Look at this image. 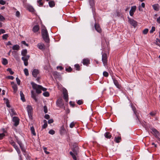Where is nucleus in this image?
I'll use <instances>...</instances> for the list:
<instances>
[{
	"label": "nucleus",
	"instance_id": "13d9d810",
	"mask_svg": "<svg viewBox=\"0 0 160 160\" xmlns=\"http://www.w3.org/2000/svg\"><path fill=\"white\" fill-rule=\"evenodd\" d=\"M6 3V2L3 0H0V4L4 5Z\"/></svg>",
	"mask_w": 160,
	"mask_h": 160
},
{
	"label": "nucleus",
	"instance_id": "39448f33",
	"mask_svg": "<svg viewBox=\"0 0 160 160\" xmlns=\"http://www.w3.org/2000/svg\"><path fill=\"white\" fill-rule=\"evenodd\" d=\"M63 94V98L66 102H68V96L67 90L65 88L62 89Z\"/></svg>",
	"mask_w": 160,
	"mask_h": 160
},
{
	"label": "nucleus",
	"instance_id": "4d7b16f0",
	"mask_svg": "<svg viewBox=\"0 0 160 160\" xmlns=\"http://www.w3.org/2000/svg\"><path fill=\"white\" fill-rule=\"evenodd\" d=\"M77 103L79 105H81L82 104V103H83V101L82 100H78L77 102Z\"/></svg>",
	"mask_w": 160,
	"mask_h": 160
},
{
	"label": "nucleus",
	"instance_id": "58836bf2",
	"mask_svg": "<svg viewBox=\"0 0 160 160\" xmlns=\"http://www.w3.org/2000/svg\"><path fill=\"white\" fill-rule=\"evenodd\" d=\"M72 69L70 67H69V68H66V71L68 72H71L72 71Z\"/></svg>",
	"mask_w": 160,
	"mask_h": 160
},
{
	"label": "nucleus",
	"instance_id": "72a5a7b5",
	"mask_svg": "<svg viewBox=\"0 0 160 160\" xmlns=\"http://www.w3.org/2000/svg\"><path fill=\"white\" fill-rule=\"evenodd\" d=\"M31 131L32 133L34 136L36 135V133L35 132L34 129V127L32 126L31 127Z\"/></svg>",
	"mask_w": 160,
	"mask_h": 160
},
{
	"label": "nucleus",
	"instance_id": "603ef678",
	"mask_svg": "<svg viewBox=\"0 0 160 160\" xmlns=\"http://www.w3.org/2000/svg\"><path fill=\"white\" fill-rule=\"evenodd\" d=\"M89 3L90 5L92 7L94 5V2L93 0H89Z\"/></svg>",
	"mask_w": 160,
	"mask_h": 160
},
{
	"label": "nucleus",
	"instance_id": "e2e57ef3",
	"mask_svg": "<svg viewBox=\"0 0 160 160\" xmlns=\"http://www.w3.org/2000/svg\"><path fill=\"white\" fill-rule=\"evenodd\" d=\"M70 105L72 106L73 107L75 106L74 103L70 101L69 102Z\"/></svg>",
	"mask_w": 160,
	"mask_h": 160
},
{
	"label": "nucleus",
	"instance_id": "c9c22d12",
	"mask_svg": "<svg viewBox=\"0 0 160 160\" xmlns=\"http://www.w3.org/2000/svg\"><path fill=\"white\" fill-rule=\"evenodd\" d=\"M7 71H8L11 75H12L14 73V72L10 68H8Z\"/></svg>",
	"mask_w": 160,
	"mask_h": 160
},
{
	"label": "nucleus",
	"instance_id": "f3484780",
	"mask_svg": "<svg viewBox=\"0 0 160 160\" xmlns=\"http://www.w3.org/2000/svg\"><path fill=\"white\" fill-rule=\"evenodd\" d=\"M113 80L115 85L117 87V88L120 89L121 87V86L119 84L118 81L114 78H113Z\"/></svg>",
	"mask_w": 160,
	"mask_h": 160
},
{
	"label": "nucleus",
	"instance_id": "a211bd4d",
	"mask_svg": "<svg viewBox=\"0 0 160 160\" xmlns=\"http://www.w3.org/2000/svg\"><path fill=\"white\" fill-rule=\"evenodd\" d=\"M61 134L62 135L65 133L66 131L63 125H62L60 128V130Z\"/></svg>",
	"mask_w": 160,
	"mask_h": 160
},
{
	"label": "nucleus",
	"instance_id": "f257e3e1",
	"mask_svg": "<svg viewBox=\"0 0 160 160\" xmlns=\"http://www.w3.org/2000/svg\"><path fill=\"white\" fill-rule=\"evenodd\" d=\"M31 84L33 89L36 90V92L38 94L41 93L42 92V90L43 91H45L47 90L46 88L42 87L40 85H37L33 82H32Z\"/></svg>",
	"mask_w": 160,
	"mask_h": 160
},
{
	"label": "nucleus",
	"instance_id": "774afa93",
	"mask_svg": "<svg viewBox=\"0 0 160 160\" xmlns=\"http://www.w3.org/2000/svg\"><path fill=\"white\" fill-rule=\"evenodd\" d=\"M157 22L158 23L160 24V17H159L157 18Z\"/></svg>",
	"mask_w": 160,
	"mask_h": 160
},
{
	"label": "nucleus",
	"instance_id": "393cba45",
	"mask_svg": "<svg viewBox=\"0 0 160 160\" xmlns=\"http://www.w3.org/2000/svg\"><path fill=\"white\" fill-rule=\"evenodd\" d=\"M12 146H13V147H14V148L16 150L18 154H20L21 152L20 151V149H19V148L18 147V146L16 145L15 143H14V144H13Z\"/></svg>",
	"mask_w": 160,
	"mask_h": 160
},
{
	"label": "nucleus",
	"instance_id": "79ce46f5",
	"mask_svg": "<svg viewBox=\"0 0 160 160\" xmlns=\"http://www.w3.org/2000/svg\"><path fill=\"white\" fill-rule=\"evenodd\" d=\"M55 131L52 129H51L49 131V133L53 135L55 133Z\"/></svg>",
	"mask_w": 160,
	"mask_h": 160
},
{
	"label": "nucleus",
	"instance_id": "37998d69",
	"mask_svg": "<svg viewBox=\"0 0 160 160\" xmlns=\"http://www.w3.org/2000/svg\"><path fill=\"white\" fill-rule=\"evenodd\" d=\"M155 30V28L154 27H152V28L151 29L150 31V33H152L153 32H154Z\"/></svg>",
	"mask_w": 160,
	"mask_h": 160
},
{
	"label": "nucleus",
	"instance_id": "f8f14e48",
	"mask_svg": "<svg viewBox=\"0 0 160 160\" xmlns=\"http://www.w3.org/2000/svg\"><path fill=\"white\" fill-rule=\"evenodd\" d=\"M131 107H132V110L133 111L134 114L136 115V116L137 117V118L136 119V120H138L139 122H140L139 119L138 117V114L137 113V112L136 111V108L134 106H133L132 105H131Z\"/></svg>",
	"mask_w": 160,
	"mask_h": 160
},
{
	"label": "nucleus",
	"instance_id": "7c9ffc66",
	"mask_svg": "<svg viewBox=\"0 0 160 160\" xmlns=\"http://www.w3.org/2000/svg\"><path fill=\"white\" fill-rule=\"evenodd\" d=\"M70 154L72 156L73 158L75 160H77V158L76 156V155L75 154L73 153L72 152H70Z\"/></svg>",
	"mask_w": 160,
	"mask_h": 160
},
{
	"label": "nucleus",
	"instance_id": "1a4fd4ad",
	"mask_svg": "<svg viewBox=\"0 0 160 160\" xmlns=\"http://www.w3.org/2000/svg\"><path fill=\"white\" fill-rule=\"evenodd\" d=\"M19 119L17 117H14L12 119V121L14 122V125L15 126H18L19 123Z\"/></svg>",
	"mask_w": 160,
	"mask_h": 160
},
{
	"label": "nucleus",
	"instance_id": "f03ea898",
	"mask_svg": "<svg viewBox=\"0 0 160 160\" xmlns=\"http://www.w3.org/2000/svg\"><path fill=\"white\" fill-rule=\"evenodd\" d=\"M27 53V51L26 49L23 50L21 52V54L23 57L22 58V59L24 61V64L25 66H27L28 65V60L29 59L30 56L26 55Z\"/></svg>",
	"mask_w": 160,
	"mask_h": 160
},
{
	"label": "nucleus",
	"instance_id": "5701e85b",
	"mask_svg": "<svg viewBox=\"0 0 160 160\" xmlns=\"http://www.w3.org/2000/svg\"><path fill=\"white\" fill-rule=\"evenodd\" d=\"M104 136L106 138L108 139L112 137L111 134L109 132H107L105 133Z\"/></svg>",
	"mask_w": 160,
	"mask_h": 160
},
{
	"label": "nucleus",
	"instance_id": "c85d7f7f",
	"mask_svg": "<svg viewBox=\"0 0 160 160\" xmlns=\"http://www.w3.org/2000/svg\"><path fill=\"white\" fill-rule=\"evenodd\" d=\"M4 100L8 108L10 107V105L9 104V101L8 100V99H6L5 98H4Z\"/></svg>",
	"mask_w": 160,
	"mask_h": 160
},
{
	"label": "nucleus",
	"instance_id": "412c9836",
	"mask_svg": "<svg viewBox=\"0 0 160 160\" xmlns=\"http://www.w3.org/2000/svg\"><path fill=\"white\" fill-rule=\"evenodd\" d=\"M82 62L84 65H87L90 63V60L87 58L84 59Z\"/></svg>",
	"mask_w": 160,
	"mask_h": 160
},
{
	"label": "nucleus",
	"instance_id": "7ed1b4c3",
	"mask_svg": "<svg viewBox=\"0 0 160 160\" xmlns=\"http://www.w3.org/2000/svg\"><path fill=\"white\" fill-rule=\"evenodd\" d=\"M41 34L44 40L47 43L49 42V35L48 31L46 28L42 29L41 31Z\"/></svg>",
	"mask_w": 160,
	"mask_h": 160
},
{
	"label": "nucleus",
	"instance_id": "aec40b11",
	"mask_svg": "<svg viewBox=\"0 0 160 160\" xmlns=\"http://www.w3.org/2000/svg\"><path fill=\"white\" fill-rule=\"evenodd\" d=\"M153 9L155 11H158L159 10V6L158 4H155L152 5Z\"/></svg>",
	"mask_w": 160,
	"mask_h": 160
},
{
	"label": "nucleus",
	"instance_id": "423d86ee",
	"mask_svg": "<svg viewBox=\"0 0 160 160\" xmlns=\"http://www.w3.org/2000/svg\"><path fill=\"white\" fill-rule=\"evenodd\" d=\"M28 115L29 118L31 119H32V107L31 106L28 105L27 107Z\"/></svg>",
	"mask_w": 160,
	"mask_h": 160
},
{
	"label": "nucleus",
	"instance_id": "0e129e2a",
	"mask_svg": "<svg viewBox=\"0 0 160 160\" xmlns=\"http://www.w3.org/2000/svg\"><path fill=\"white\" fill-rule=\"evenodd\" d=\"M53 119H49L48 121V122L49 124L52 123H53Z\"/></svg>",
	"mask_w": 160,
	"mask_h": 160
},
{
	"label": "nucleus",
	"instance_id": "864d4df0",
	"mask_svg": "<svg viewBox=\"0 0 160 160\" xmlns=\"http://www.w3.org/2000/svg\"><path fill=\"white\" fill-rule=\"evenodd\" d=\"M75 125V123L74 122H72L70 125V127L72 128H73Z\"/></svg>",
	"mask_w": 160,
	"mask_h": 160
},
{
	"label": "nucleus",
	"instance_id": "69168bd1",
	"mask_svg": "<svg viewBox=\"0 0 160 160\" xmlns=\"http://www.w3.org/2000/svg\"><path fill=\"white\" fill-rule=\"evenodd\" d=\"M22 151L23 152H25V149L23 147L22 145L21 146H20Z\"/></svg>",
	"mask_w": 160,
	"mask_h": 160
},
{
	"label": "nucleus",
	"instance_id": "338daca9",
	"mask_svg": "<svg viewBox=\"0 0 160 160\" xmlns=\"http://www.w3.org/2000/svg\"><path fill=\"white\" fill-rule=\"evenodd\" d=\"M8 79H11V80H13L14 79V77L12 76H8Z\"/></svg>",
	"mask_w": 160,
	"mask_h": 160
},
{
	"label": "nucleus",
	"instance_id": "4be33fe9",
	"mask_svg": "<svg viewBox=\"0 0 160 160\" xmlns=\"http://www.w3.org/2000/svg\"><path fill=\"white\" fill-rule=\"evenodd\" d=\"M114 141L116 143H119L121 141V138L120 136L115 137L114 138Z\"/></svg>",
	"mask_w": 160,
	"mask_h": 160
},
{
	"label": "nucleus",
	"instance_id": "2f4dec72",
	"mask_svg": "<svg viewBox=\"0 0 160 160\" xmlns=\"http://www.w3.org/2000/svg\"><path fill=\"white\" fill-rule=\"evenodd\" d=\"M2 64L4 65H6L8 63V62L7 59L6 58H2Z\"/></svg>",
	"mask_w": 160,
	"mask_h": 160
},
{
	"label": "nucleus",
	"instance_id": "6e6d98bb",
	"mask_svg": "<svg viewBox=\"0 0 160 160\" xmlns=\"http://www.w3.org/2000/svg\"><path fill=\"white\" fill-rule=\"evenodd\" d=\"M16 139H17V143L19 145V146H21L22 145V142L21 141H19L17 138H16Z\"/></svg>",
	"mask_w": 160,
	"mask_h": 160
},
{
	"label": "nucleus",
	"instance_id": "c756f323",
	"mask_svg": "<svg viewBox=\"0 0 160 160\" xmlns=\"http://www.w3.org/2000/svg\"><path fill=\"white\" fill-rule=\"evenodd\" d=\"M43 121L44 124L42 126V128H45L48 126L47 121L46 120H44Z\"/></svg>",
	"mask_w": 160,
	"mask_h": 160
},
{
	"label": "nucleus",
	"instance_id": "dca6fc26",
	"mask_svg": "<svg viewBox=\"0 0 160 160\" xmlns=\"http://www.w3.org/2000/svg\"><path fill=\"white\" fill-rule=\"evenodd\" d=\"M40 27L38 25H37L34 26L32 29V31L35 33L38 32L39 30Z\"/></svg>",
	"mask_w": 160,
	"mask_h": 160
},
{
	"label": "nucleus",
	"instance_id": "49530a36",
	"mask_svg": "<svg viewBox=\"0 0 160 160\" xmlns=\"http://www.w3.org/2000/svg\"><path fill=\"white\" fill-rule=\"evenodd\" d=\"M44 111L45 113H47L48 112V108L46 106H45L43 107Z\"/></svg>",
	"mask_w": 160,
	"mask_h": 160
},
{
	"label": "nucleus",
	"instance_id": "9b49d317",
	"mask_svg": "<svg viewBox=\"0 0 160 160\" xmlns=\"http://www.w3.org/2000/svg\"><path fill=\"white\" fill-rule=\"evenodd\" d=\"M94 27L96 30L98 32L101 33L102 32V29L101 28L99 24L98 23H95Z\"/></svg>",
	"mask_w": 160,
	"mask_h": 160
},
{
	"label": "nucleus",
	"instance_id": "4468645a",
	"mask_svg": "<svg viewBox=\"0 0 160 160\" xmlns=\"http://www.w3.org/2000/svg\"><path fill=\"white\" fill-rule=\"evenodd\" d=\"M72 150L73 153L76 155H77L79 152V148L78 146H74Z\"/></svg>",
	"mask_w": 160,
	"mask_h": 160
},
{
	"label": "nucleus",
	"instance_id": "a878e982",
	"mask_svg": "<svg viewBox=\"0 0 160 160\" xmlns=\"http://www.w3.org/2000/svg\"><path fill=\"white\" fill-rule=\"evenodd\" d=\"M12 49L13 50H18L20 49V47L19 45L16 44L12 47Z\"/></svg>",
	"mask_w": 160,
	"mask_h": 160
},
{
	"label": "nucleus",
	"instance_id": "9d476101",
	"mask_svg": "<svg viewBox=\"0 0 160 160\" xmlns=\"http://www.w3.org/2000/svg\"><path fill=\"white\" fill-rule=\"evenodd\" d=\"M136 6H134L131 7V9L129 12V14L131 16H132L134 14V12L135 11L136 9Z\"/></svg>",
	"mask_w": 160,
	"mask_h": 160
},
{
	"label": "nucleus",
	"instance_id": "ea45409f",
	"mask_svg": "<svg viewBox=\"0 0 160 160\" xmlns=\"http://www.w3.org/2000/svg\"><path fill=\"white\" fill-rule=\"evenodd\" d=\"M103 75L105 77H108L109 75L108 73L106 71H104L103 72Z\"/></svg>",
	"mask_w": 160,
	"mask_h": 160
},
{
	"label": "nucleus",
	"instance_id": "4c0bfd02",
	"mask_svg": "<svg viewBox=\"0 0 160 160\" xmlns=\"http://www.w3.org/2000/svg\"><path fill=\"white\" fill-rule=\"evenodd\" d=\"M43 95L45 97H48L49 95V93L48 92H45L43 93Z\"/></svg>",
	"mask_w": 160,
	"mask_h": 160
},
{
	"label": "nucleus",
	"instance_id": "cd10ccee",
	"mask_svg": "<svg viewBox=\"0 0 160 160\" xmlns=\"http://www.w3.org/2000/svg\"><path fill=\"white\" fill-rule=\"evenodd\" d=\"M20 95L21 99L23 102H25V99L24 98V95L23 94L22 92L21 91L20 92Z\"/></svg>",
	"mask_w": 160,
	"mask_h": 160
},
{
	"label": "nucleus",
	"instance_id": "680f3d73",
	"mask_svg": "<svg viewBox=\"0 0 160 160\" xmlns=\"http://www.w3.org/2000/svg\"><path fill=\"white\" fill-rule=\"evenodd\" d=\"M5 31L4 29H0V35L2 33H5Z\"/></svg>",
	"mask_w": 160,
	"mask_h": 160
},
{
	"label": "nucleus",
	"instance_id": "bf43d9fd",
	"mask_svg": "<svg viewBox=\"0 0 160 160\" xmlns=\"http://www.w3.org/2000/svg\"><path fill=\"white\" fill-rule=\"evenodd\" d=\"M20 15V13L18 11H17L16 12V16L17 17H19Z\"/></svg>",
	"mask_w": 160,
	"mask_h": 160
},
{
	"label": "nucleus",
	"instance_id": "c03bdc74",
	"mask_svg": "<svg viewBox=\"0 0 160 160\" xmlns=\"http://www.w3.org/2000/svg\"><path fill=\"white\" fill-rule=\"evenodd\" d=\"M8 37V35L7 34H3L2 36V39H7Z\"/></svg>",
	"mask_w": 160,
	"mask_h": 160
},
{
	"label": "nucleus",
	"instance_id": "f704fd0d",
	"mask_svg": "<svg viewBox=\"0 0 160 160\" xmlns=\"http://www.w3.org/2000/svg\"><path fill=\"white\" fill-rule=\"evenodd\" d=\"M74 66L76 70L79 71L80 70V66L79 64H76Z\"/></svg>",
	"mask_w": 160,
	"mask_h": 160
},
{
	"label": "nucleus",
	"instance_id": "2eb2a0df",
	"mask_svg": "<svg viewBox=\"0 0 160 160\" xmlns=\"http://www.w3.org/2000/svg\"><path fill=\"white\" fill-rule=\"evenodd\" d=\"M39 73V72L38 69H34L32 72V75L33 76L35 77L36 78L37 76V75Z\"/></svg>",
	"mask_w": 160,
	"mask_h": 160
},
{
	"label": "nucleus",
	"instance_id": "a18cd8bd",
	"mask_svg": "<svg viewBox=\"0 0 160 160\" xmlns=\"http://www.w3.org/2000/svg\"><path fill=\"white\" fill-rule=\"evenodd\" d=\"M148 31V29H144L143 31V33L144 34H146L147 33Z\"/></svg>",
	"mask_w": 160,
	"mask_h": 160
},
{
	"label": "nucleus",
	"instance_id": "473e14b6",
	"mask_svg": "<svg viewBox=\"0 0 160 160\" xmlns=\"http://www.w3.org/2000/svg\"><path fill=\"white\" fill-rule=\"evenodd\" d=\"M10 115L11 116H13L14 115H16V113L14 111V110L13 109H12L11 110V111L10 112Z\"/></svg>",
	"mask_w": 160,
	"mask_h": 160
},
{
	"label": "nucleus",
	"instance_id": "6ab92c4d",
	"mask_svg": "<svg viewBox=\"0 0 160 160\" xmlns=\"http://www.w3.org/2000/svg\"><path fill=\"white\" fill-rule=\"evenodd\" d=\"M31 97L35 100V102H37L38 100L36 97V94L33 91H31Z\"/></svg>",
	"mask_w": 160,
	"mask_h": 160
},
{
	"label": "nucleus",
	"instance_id": "5fc2aeb1",
	"mask_svg": "<svg viewBox=\"0 0 160 160\" xmlns=\"http://www.w3.org/2000/svg\"><path fill=\"white\" fill-rule=\"evenodd\" d=\"M16 80L17 84L18 85H20V82H21L20 79L18 78H16Z\"/></svg>",
	"mask_w": 160,
	"mask_h": 160
},
{
	"label": "nucleus",
	"instance_id": "0eeeda50",
	"mask_svg": "<svg viewBox=\"0 0 160 160\" xmlns=\"http://www.w3.org/2000/svg\"><path fill=\"white\" fill-rule=\"evenodd\" d=\"M102 60L104 66H106L107 63V57L106 53H104L102 54Z\"/></svg>",
	"mask_w": 160,
	"mask_h": 160
},
{
	"label": "nucleus",
	"instance_id": "bb28decb",
	"mask_svg": "<svg viewBox=\"0 0 160 160\" xmlns=\"http://www.w3.org/2000/svg\"><path fill=\"white\" fill-rule=\"evenodd\" d=\"M48 4L49 6L50 7H53L55 6V2L53 1H51L49 2Z\"/></svg>",
	"mask_w": 160,
	"mask_h": 160
},
{
	"label": "nucleus",
	"instance_id": "b1692460",
	"mask_svg": "<svg viewBox=\"0 0 160 160\" xmlns=\"http://www.w3.org/2000/svg\"><path fill=\"white\" fill-rule=\"evenodd\" d=\"M38 47L39 49L41 50L44 49V45L42 43H38Z\"/></svg>",
	"mask_w": 160,
	"mask_h": 160
},
{
	"label": "nucleus",
	"instance_id": "3c124183",
	"mask_svg": "<svg viewBox=\"0 0 160 160\" xmlns=\"http://www.w3.org/2000/svg\"><path fill=\"white\" fill-rule=\"evenodd\" d=\"M43 149L44 152L46 154H49V152L47 151V148H46L43 147Z\"/></svg>",
	"mask_w": 160,
	"mask_h": 160
},
{
	"label": "nucleus",
	"instance_id": "e433bc0d",
	"mask_svg": "<svg viewBox=\"0 0 160 160\" xmlns=\"http://www.w3.org/2000/svg\"><path fill=\"white\" fill-rule=\"evenodd\" d=\"M24 73H25V75L26 76H28V75H29V73H28V69L27 68H25L24 69Z\"/></svg>",
	"mask_w": 160,
	"mask_h": 160
},
{
	"label": "nucleus",
	"instance_id": "09e8293b",
	"mask_svg": "<svg viewBox=\"0 0 160 160\" xmlns=\"http://www.w3.org/2000/svg\"><path fill=\"white\" fill-rule=\"evenodd\" d=\"M152 131L155 134H158L159 133L154 128V129H152Z\"/></svg>",
	"mask_w": 160,
	"mask_h": 160
},
{
	"label": "nucleus",
	"instance_id": "ddd939ff",
	"mask_svg": "<svg viewBox=\"0 0 160 160\" xmlns=\"http://www.w3.org/2000/svg\"><path fill=\"white\" fill-rule=\"evenodd\" d=\"M11 84L12 85V87L13 89V92L14 93L16 92L18 90V87L17 85L14 83L13 82H11Z\"/></svg>",
	"mask_w": 160,
	"mask_h": 160
},
{
	"label": "nucleus",
	"instance_id": "8fccbe9b",
	"mask_svg": "<svg viewBox=\"0 0 160 160\" xmlns=\"http://www.w3.org/2000/svg\"><path fill=\"white\" fill-rule=\"evenodd\" d=\"M5 20V18L1 14H0V21H3Z\"/></svg>",
	"mask_w": 160,
	"mask_h": 160
},
{
	"label": "nucleus",
	"instance_id": "a19ab883",
	"mask_svg": "<svg viewBox=\"0 0 160 160\" xmlns=\"http://www.w3.org/2000/svg\"><path fill=\"white\" fill-rule=\"evenodd\" d=\"M42 0H39L38 1V3L39 4V6H42L43 5V3L42 2Z\"/></svg>",
	"mask_w": 160,
	"mask_h": 160
},
{
	"label": "nucleus",
	"instance_id": "de8ad7c7",
	"mask_svg": "<svg viewBox=\"0 0 160 160\" xmlns=\"http://www.w3.org/2000/svg\"><path fill=\"white\" fill-rule=\"evenodd\" d=\"M5 136V134L4 133H0V140L2 139Z\"/></svg>",
	"mask_w": 160,
	"mask_h": 160
},
{
	"label": "nucleus",
	"instance_id": "20e7f679",
	"mask_svg": "<svg viewBox=\"0 0 160 160\" xmlns=\"http://www.w3.org/2000/svg\"><path fill=\"white\" fill-rule=\"evenodd\" d=\"M57 105L60 108H63L65 110V107H64V104L62 99L59 98L57 102Z\"/></svg>",
	"mask_w": 160,
	"mask_h": 160
},
{
	"label": "nucleus",
	"instance_id": "6e6552de",
	"mask_svg": "<svg viewBox=\"0 0 160 160\" xmlns=\"http://www.w3.org/2000/svg\"><path fill=\"white\" fill-rule=\"evenodd\" d=\"M130 23L134 27H135L137 25V22L132 19H130L128 17Z\"/></svg>",
	"mask_w": 160,
	"mask_h": 160
},
{
	"label": "nucleus",
	"instance_id": "052dcab7",
	"mask_svg": "<svg viewBox=\"0 0 160 160\" xmlns=\"http://www.w3.org/2000/svg\"><path fill=\"white\" fill-rule=\"evenodd\" d=\"M44 118L47 119H48L50 118V116L48 114H46L44 116Z\"/></svg>",
	"mask_w": 160,
	"mask_h": 160
}]
</instances>
